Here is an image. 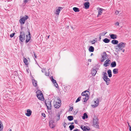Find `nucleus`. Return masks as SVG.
I'll return each mask as SVG.
<instances>
[{
	"label": "nucleus",
	"instance_id": "20",
	"mask_svg": "<svg viewBox=\"0 0 131 131\" xmlns=\"http://www.w3.org/2000/svg\"><path fill=\"white\" fill-rule=\"evenodd\" d=\"M29 32V36L28 37V36L27 35H26V37H27V39L26 40V42L27 43L30 40V33L29 32Z\"/></svg>",
	"mask_w": 131,
	"mask_h": 131
},
{
	"label": "nucleus",
	"instance_id": "58",
	"mask_svg": "<svg viewBox=\"0 0 131 131\" xmlns=\"http://www.w3.org/2000/svg\"><path fill=\"white\" fill-rule=\"evenodd\" d=\"M93 55V53H91V56H92Z\"/></svg>",
	"mask_w": 131,
	"mask_h": 131
},
{
	"label": "nucleus",
	"instance_id": "9",
	"mask_svg": "<svg viewBox=\"0 0 131 131\" xmlns=\"http://www.w3.org/2000/svg\"><path fill=\"white\" fill-rule=\"evenodd\" d=\"M51 101H48L47 103H45L48 109L50 110L51 108Z\"/></svg>",
	"mask_w": 131,
	"mask_h": 131
},
{
	"label": "nucleus",
	"instance_id": "44",
	"mask_svg": "<svg viewBox=\"0 0 131 131\" xmlns=\"http://www.w3.org/2000/svg\"><path fill=\"white\" fill-rule=\"evenodd\" d=\"M95 41H96L95 40H93V41H91V42L92 44H94L95 43Z\"/></svg>",
	"mask_w": 131,
	"mask_h": 131
},
{
	"label": "nucleus",
	"instance_id": "54",
	"mask_svg": "<svg viewBox=\"0 0 131 131\" xmlns=\"http://www.w3.org/2000/svg\"><path fill=\"white\" fill-rule=\"evenodd\" d=\"M122 50V51L123 52H124V51H125L124 49H122V50Z\"/></svg>",
	"mask_w": 131,
	"mask_h": 131
},
{
	"label": "nucleus",
	"instance_id": "35",
	"mask_svg": "<svg viewBox=\"0 0 131 131\" xmlns=\"http://www.w3.org/2000/svg\"><path fill=\"white\" fill-rule=\"evenodd\" d=\"M67 118L68 120L70 121L72 120L73 119V116H68Z\"/></svg>",
	"mask_w": 131,
	"mask_h": 131
},
{
	"label": "nucleus",
	"instance_id": "13",
	"mask_svg": "<svg viewBox=\"0 0 131 131\" xmlns=\"http://www.w3.org/2000/svg\"><path fill=\"white\" fill-rule=\"evenodd\" d=\"M51 79L52 82L54 84V86L56 87L57 88L58 86V85L57 83L56 82V80H55L52 77H51Z\"/></svg>",
	"mask_w": 131,
	"mask_h": 131
},
{
	"label": "nucleus",
	"instance_id": "36",
	"mask_svg": "<svg viewBox=\"0 0 131 131\" xmlns=\"http://www.w3.org/2000/svg\"><path fill=\"white\" fill-rule=\"evenodd\" d=\"M103 78H105L107 77V74L106 72H103Z\"/></svg>",
	"mask_w": 131,
	"mask_h": 131
},
{
	"label": "nucleus",
	"instance_id": "62",
	"mask_svg": "<svg viewBox=\"0 0 131 131\" xmlns=\"http://www.w3.org/2000/svg\"><path fill=\"white\" fill-rule=\"evenodd\" d=\"M9 131H12V130L11 129H10L9 130Z\"/></svg>",
	"mask_w": 131,
	"mask_h": 131
},
{
	"label": "nucleus",
	"instance_id": "26",
	"mask_svg": "<svg viewBox=\"0 0 131 131\" xmlns=\"http://www.w3.org/2000/svg\"><path fill=\"white\" fill-rule=\"evenodd\" d=\"M116 66V63L115 61L112 62L111 64V66L112 67H115Z\"/></svg>",
	"mask_w": 131,
	"mask_h": 131
},
{
	"label": "nucleus",
	"instance_id": "63",
	"mask_svg": "<svg viewBox=\"0 0 131 131\" xmlns=\"http://www.w3.org/2000/svg\"><path fill=\"white\" fill-rule=\"evenodd\" d=\"M42 71V72H43V70H42V71Z\"/></svg>",
	"mask_w": 131,
	"mask_h": 131
},
{
	"label": "nucleus",
	"instance_id": "47",
	"mask_svg": "<svg viewBox=\"0 0 131 131\" xmlns=\"http://www.w3.org/2000/svg\"><path fill=\"white\" fill-rule=\"evenodd\" d=\"M85 130H86H86H90V128H89V127L88 128H86H86H85Z\"/></svg>",
	"mask_w": 131,
	"mask_h": 131
},
{
	"label": "nucleus",
	"instance_id": "11",
	"mask_svg": "<svg viewBox=\"0 0 131 131\" xmlns=\"http://www.w3.org/2000/svg\"><path fill=\"white\" fill-rule=\"evenodd\" d=\"M104 80L106 82L107 85H108L110 82V80L109 78L108 77L103 78Z\"/></svg>",
	"mask_w": 131,
	"mask_h": 131
},
{
	"label": "nucleus",
	"instance_id": "19",
	"mask_svg": "<svg viewBox=\"0 0 131 131\" xmlns=\"http://www.w3.org/2000/svg\"><path fill=\"white\" fill-rule=\"evenodd\" d=\"M55 118L56 119L57 121H59L60 119V117L59 113H58L57 114L55 117Z\"/></svg>",
	"mask_w": 131,
	"mask_h": 131
},
{
	"label": "nucleus",
	"instance_id": "7",
	"mask_svg": "<svg viewBox=\"0 0 131 131\" xmlns=\"http://www.w3.org/2000/svg\"><path fill=\"white\" fill-rule=\"evenodd\" d=\"M62 9V7H59L58 8H56V11L54 12L56 15H59L60 10Z\"/></svg>",
	"mask_w": 131,
	"mask_h": 131
},
{
	"label": "nucleus",
	"instance_id": "21",
	"mask_svg": "<svg viewBox=\"0 0 131 131\" xmlns=\"http://www.w3.org/2000/svg\"><path fill=\"white\" fill-rule=\"evenodd\" d=\"M32 82L33 84L35 86H37V82L34 79H32Z\"/></svg>",
	"mask_w": 131,
	"mask_h": 131
},
{
	"label": "nucleus",
	"instance_id": "46",
	"mask_svg": "<svg viewBox=\"0 0 131 131\" xmlns=\"http://www.w3.org/2000/svg\"><path fill=\"white\" fill-rule=\"evenodd\" d=\"M119 13V11L118 10H116L115 12V14H116L117 15Z\"/></svg>",
	"mask_w": 131,
	"mask_h": 131
},
{
	"label": "nucleus",
	"instance_id": "56",
	"mask_svg": "<svg viewBox=\"0 0 131 131\" xmlns=\"http://www.w3.org/2000/svg\"><path fill=\"white\" fill-rule=\"evenodd\" d=\"M88 61H89L91 62V59H89L88 60Z\"/></svg>",
	"mask_w": 131,
	"mask_h": 131
},
{
	"label": "nucleus",
	"instance_id": "1",
	"mask_svg": "<svg viewBox=\"0 0 131 131\" xmlns=\"http://www.w3.org/2000/svg\"><path fill=\"white\" fill-rule=\"evenodd\" d=\"M126 43L122 42L118 44L117 46H116L115 47V49L118 51H120L121 50L125 48V47Z\"/></svg>",
	"mask_w": 131,
	"mask_h": 131
},
{
	"label": "nucleus",
	"instance_id": "45",
	"mask_svg": "<svg viewBox=\"0 0 131 131\" xmlns=\"http://www.w3.org/2000/svg\"><path fill=\"white\" fill-rule=\"evenodd\" d=\"M119 23L118 22H117L115 23V25L116 26H119Z\"/></svg>",
	"mask_w": 131,
	"mask_h": 131
},
{
	"label": "nucleus",
	"instance_id": "5",
	"mask_svg": "<svg viewBox=\"0 0 131 131\" xmlns=\"http://www.w3.org/2000/svg\"><path fill=\"white\" fill-rule=\"evenodd\" d=\"M19 40L21 42L24 41L25 38V34L24 32L23 31L20 32V35L19 36Z\"/></svg>",
	"mask_w": 131,
	"mask_h": 131
},
{
	"label": "nucleus",
	"instance_id": "10",
	"mask_svg": "<svg viewBox=\"0 0 131 131\" xmlns=\"http://www.w3.org/2000/svg\"><path fill=\"white\" fill-rule=\"evenodd\" d=\"M103 55L102 56V59L101 60V61L102 62L104 61L106 59L107 55L105 52H103Z\"/></svg>",
	"mask_w": 131,
	"mask_h": 131
},
{
	"label": "nucleus",
	"instance_id": "17",
	"mask_svg": "<svg viewBox=\"0 0 131 131\" xmlns=\"http://www.w3.org/2000/svg\"><path fill=\"white\" fill-rule=\"evenodd\" d=\"M110 60L109 59H107L105 62V63L104 65L105 67H107L108 66L107 64L110 63Z\"/></svg>",
	"mask_w": 131,
	"mask_h": 131
},
{
	"label": "nucleus",
	"instance_id": "6",
	"mask_svg": "<svg viewBox=\"0 0 131 131\" xmlns=\"http://www.w3.org/2000/svg\"><path fill=\"white\" fill-rule=\"evenodd\" d=\"M58 100L59 101V102H55L54 103V106L55 108H59L60 106V103L61 102V101L59 99H58Z\"/></svg>",
	"mask_w": 131,
	"mask_h": 131
},
{
	"label": "nucleus",
	"instance_id": "4",
	"mask_svg": "<svg viewBox=\"0 0 131 131\" xmlns=\"http://www.w3.org/2000/svg\"><path fill=\"white\" fill-rule=\"evenodd\" d=\"M28 18V16L26 15H25L22 18H20L19 20L20 23L21 25L24 24L25 22V21Z\"/></svg>",
	"mask_w": 131,
	"mask_h": 131
},
{
	"label": "nucleus",
	"instance_id": "34",
	"mask_svg": "<svg viewBox=\"0 0 131 131\" xmlns=\"http://www.w3.org/2000/svg\"><path fill=\"white\" fill-rule=\"evenodd\" d=\"M88 118V115L87 114L85 113L83 114V116L82 118L83 119H84L85 118Z\"/></svg>",
	"mask_w": 131,
	"mask_h": 131
},
{
	"label": "nucleus",
	"instance_id": "18",
	"mask_svg": "<svg viewBox=\"0 0 131 131\" xmlns=\"http://www.w3.org/2000/svg\"><path fill=\"white\" fill-rule=\"evenodd\" d=\"M84 6L86 9L88 8L90 6V3L89 2H86L84 3Z\"/></svg>",
	"mask_w": 131,
	"mask_h": 131
},
{
	"label": "nucleus",
	"instance_id": "25",
	"mask_svg": "<svg viewBox=\"0 0 131 131\" xmlns=\"http://www.w3.org/2000/svg\"><path fill=\"white\" fill-rule=\"evenodd\" d=\"M111 43L113 44L116 45L118 43V41L115 40H113L111 41Z\"/></svg>",
	"mask_w": 131,
	"mask_h": 131
},
{
	"label": "nucleus",
	"instance_id": "61",
	"mask_svg": "<svg viewBox=\"0 0 131 131\" xmlns=\"http://www.w3.org/2000/svg\"><path fill=\"white\" fill-rule=\"evenodd\" d=\"M84 1H88L89 0H84Z\"/></svg>",
	"mask_w": 131,
	"mask_h": 131
},
{
	"label": "nucleus",
	"instance_id": "28",
	"mask_svg": "<svg viewBox=\"0 0 131 131\" xmlns=\"http://www.w3.org/2000/svg\"><path fill=\"white\" fill-rule=\"evenodd\" d=\"M103 41L105 43H108L109 42L110 40L107 38H105L103 40Z\"/></svg>",
	"mask_w": 131,
	"mask_h": 131
},
{
	"label": "nucleus",
	"instance_id": "49",
	"mask_svg": "<svg viewBox=\"0 0 131 131\" xmlns=\"http://www.w3.org/2000/svg\"><path fill=\"white\" fill-rule=\"evenodd\" d=\"M49 72H48V73H45V75L47 76H48L49 75Z\"/></svg>",
	"mask_w": 131,
	"mask_h": 131
},
{
	"label": "nucleus",
	"instance_id": "50",
	"mask_svg": "<svg viewBox=\"0 0 131 131\" xmlns=\"http://www.w3.org/2000/svg\"><path fill=\"white\" fill-rule=\"evenodd\" d=\"M74 122L75 124H78V120H74Z\"/></svg>",
	"mask_w": 131,
	"mask_h": 131
},
{
	"label": "nucleus",
	"instance_id": "52",
	"mask_svg": "<svg viewBox=\"0 0 131 131\" xmlns=\"http://www.w3.org/2000/svg\"><path fill=\"white\" fill-rule=\"evenodd\" d=\"M34 56L35 57V58H37V56H36V54H35V52H34Z\"/></svg>",
	"mask_w": 131,
	"mask_h": 131
},
{
	"label": "nucleus",
	"instance_id": "51",
	"mask_svg": "<svg viewBox=\"0 0 131 131\" xmlns=\"http://www.w3.org/2000/svg\"><path fill=\"white\" fill-rule=\"evenodd\" d=\"M42 116L43 117H45V116H46V115H45V114L44 113H42Z\"/></svg>",
	"mask_w": 131,
	"mask_h": 131
},
{
	"label": "nucleus",
	"instance_id": "41",
	"mask_svg": "<svg viewBox=\"0 0 131 131\" xmlns=\"http://www.w3.org/2000/svg\"><path fill=\"white\" fill-rule=\"evenodd\" d=\"M15 34V33H12V34H10V36L12 38V37H13L14 35Z\"/></svg>",
	"mask_w": 131,
	"mask_h": 131
},
{
	"label": "nucleus",
	"instance_id": "40",
	"mask_svg": "<svg viewBox=\"0 0 131 131\" xmlns=\"http://www.w3.org/2000/svg\"><path fill=\"white\" fill-rule=\"evenodd\" d=\"M106 32H103L100 34L101 36H104L106 34Z\"/></svg>",
	"mask_w": 131,
	"mask_h": 131
},
{
	"label": "nucleus",
	"instance_id": "24",
	"mask_svg": "<svg viewBox=\"0 0 131 131\" xmlns=\"http://www.w3.org/2000/svg\"><path fill=\"white\" fill-rule=\"evenodd\" d=\"M86 92H89L87 91H85L82 93L81 95L82 96H85L86 95H88V94L86 93Z\"/></svg>",
	"mask_w": 131,
	"mask_h": 131
},
{
	"label": "nucleus",
	"instance_id": "48",
	"mask_svg": "<svg viewBox=\"0 0 131 131\" xmlns=\"http://www.w3.org/2000/svg\"><path fill=\"white\" fill-rule=\"evenodd\" d=\"M66 123L65 122H64L63 123V125L64 128H66Z\"/></svg>",
	"mask_w": 131,
	"mask_h": 131
},
{
	"label": "nucleus",
	"instance_id": "30",
	"mask_svg": "<svg viewBox=\"0 0 131 131\" xmlns=\"http://www.w3.org/2000/svg\"><path fill=\"white\" fill-rule=\"evenodd\" d=\"M3 125L2 122L0 121V131H2L3 129Z\"/></svg>",
	"mask_w": 131,
	"mask_h": 131
},
{
	"label": "nucleus",
	"instance_id": "55",
	"mask_svg": "<svg viewBox=\"0 0 131 131\" xmlns=\"http://www.w3.org/2000/svg\"><path fill=\"white\" fill-rule=\"evenodd\" d=\"M127 123L128 124V126L129 127V126H130V125L129 124V123L128 122H127Z\"/></svg>",
	"mask_w": 131,
	"mask_h": 131
},
{
	"label": "nucleus",
	"instance_id": "15",
	"mask_svg": "<svg viewBox=\"0 0 131 131\" xmlns=\"http://www.w3.org/2000/svg\"><path fill=\"white\" fill-rule=\"evenodd\" d=\"M109 35L111 38L112 39H116L117 38V35L116 34H110Z\"/></svg>",
	"mask_w": 131,
	"mask_h": 131
},
{
	"label": "nucleus",
	"instance_id": "57",
	"mask_svg": "<svg viewBox=\"0 0 131 131\" xmlns=\"http://www.w3.org/2000/svg\"><path fill=\"white\" fill-rule=\"evenodd\" d=\"M129 130L131 129V126H129Z\"/></svg>",
	"mask_w": 131,
	"mask_h": 131
},
{
	"label": "nucleus",
	"instance_id": "53",
	"mask_svg": "<svg viewBox=\"0 0 131 131\" xmlns=\"http://www.w3.org/2000/svg\"><path fill=\"white\" fill-rule=\"evenodd\" d=\"M74 131H80V130L78 129H74Z\"/></svg>",
	"mask_w": 131,
	"mask_h": 131
},
{
	"label": "nucleus",
	"instance_id": "43",
	"mask_svg": "<svg viewBox=\"0 0 131 131\" xmlns=\"http://www.w3.org/2000/svg\"><path fill=\"white\" fill-rule=\"evenodd\" d=\"M30 0H24V3L26 4L27 3V2H28Z\"/></svg>",
	"mask_w": 131,
	"mask_h": 131
},
{
	"label": "nucleus",
	"instance_id": "32",
	"mask_svg": "<svg viewBox=\"0 0 131 131\" xmlns=\"http://www.w3.org/2000/svg\"><path fill=\"white\" fill-rule=\"evenodd\" d=\"M73 10L75 12H78L79 11V9L77 7H74L73 8Z\"/></svg>",
	"mask_w": 131,
	"mask_h": 131
},
{
	"label": "nucleus",
	"instance_id": "42",
	"mask_svg": "<svg viewBox=\"0 0 131 131\" xmlns=\"http://www.w3.org/2000/svg\"><path fill=\"white\" fill-rule=\"evenodd\" d=\"M73 109V107H70L69 109V111H72V110Z\"/></svg>",
	"mask_w": 131,
	"mask_h": 131
},
{
	"label": "nucleus",
	"instance_id": "14",
	"mask_svg": "<svg viewBox=\"0 0 131 131\" xmlns=\"http://www.w3.org/2000/svg\"><path fill=\"white\" fill-rule=\"evenodd\" d=\"M27 113H26L25 114L26 115L28 116H30L32 113V111L31 110L29 109H28L27 110Z\"/></svg>",
	"mask_w": 131,
	"mask_h": 131
},
{
	"label": "nucleus",
	"instance_id": "31",
	"mask_svg": "<svg viewBox=\"0 0 131 131\" xmlns=\"http://www.w3.org/2000/svg\"><path fill=\"white\" fill-rule=\"evenodd\" d=\"M118 69H114L113 70V72L114 74H116L118 73Z\"/></svg>",
	"mask_w": 131,
	"mask_h": 131
},
{
	"label": "nucleus",
	"instance_id": "16",
	"mask_svg": "<svg viewBox=\"0 0 131 131\" xmlns=\"http://www.w3.org/2000/svg\"><path fill=\"white\" fill-rule=\"evenodd\" d=\"M83 96V99L84 100V102H86L89 98V96L88 95H87L84 96Z\"/></svg>",
	"mask_w": 131,
	"mask_h": 131
},
{
	"label": "nucleus",
	"instance_id": "29",
	"mask_svg": "<svg viewBox=\"0 0 131 131\" xmlns=\"http://www.w3.org/2000/svg\"><path fill=\"white\" fill-rule=\"evenodd\" d=\"M103 10V9L100 8L98 10V15H101L102 13V11Z\"/></svg>",
	"mask_w": 131,
	"mask_h": 131
},
{
	"label": "nucleus",
	"instance_id": "22",
	"mask_svg": "<svg viewBox=\"0 0 131 131\" xmlns=\"http://www.w3.org/2000/svg\"><path fill=\"white\" fill-rule=\"evenodd\" d=\"M96 72L97 71L95 70L92 69L91 73L93 76H94L95 75Z\"/></svg>",
	"mask_w": 131,
	"mask_h": 131
},
{
	"label": "nucleus",
	"instance_id": "59",
	"mask_svg": "<svg viewBox=\"0 0 131 131\" xmlns=\"http://www.w3.org/2000/svg\"><path fill=\"white\" fill-rule=\"evenodd\" d=\"M74 124V123L73 122H72V123H71V124Z\"/></svg>",
	"mask_w": 131,
	"mask_h": 131
},
{
	"label": "nucleus",
	"instance_id": "37",
	"mask_svg": "<svg viewBox=\"0 0 131 131\" xmlns=\"http://www.w3.org/2000/svg\"><path fill=\"white\" fill-rule=\"evenodd\" d=\"M70 130H72L74 128V126L73 125H71L69 127Z\"/></svg>",
	"mask_w": 131,
	"mask_h": 131
},
{
	"label": "nucleus",
	"instance_id": "27",
	"mask_svg": "<svg viewBox=\"0 0 131 131\" xmlns=\"http://www.w3.org/2000/svg\"><path fill=\"white\" fill-rule=\"evenodd\" d=\"M94 50V48L92 46H91L89 48V50L91 52H93Z\"/></svg>",
	"mask_w": 131,
	"mask_h": 131
},
{
	"label": "nucleus",
	"instance_id": "33",
	"mask_svg": "<svg viewBox=\"0 0 131 131\" xmlns=\"http://www.w3.org/2000/svg\"><path fill=\"white\" fill-rule=\"evenodd\" d=\"M23 62L26 65H28L27 60L26 58L25 57L23 58Z\"/></svg>",
	"mask_w": 131,
	"mask_h": 131
},
{
	"label": "nucleus",
	"instance_id": "23",
	"mask_svg": "<svg viewBox=\"0 0 131 131\" xmlns=\"http://www.w3.org/2000/svg\"><path fill=\"white\" fill-rule=\"evenodd\" d=\"M107 72L108 75V77L110 78L112 76V72L111 70L110 69L108 70Z\"/></svg>",
	"mask_w": 131,
	"mask_h": 131
},
{
	"label": "nucleus",
	"instance_id": "60",
	"mask_svg": "<svg viewBox=\"0 0 131 131\" xmlns=\"http://www.w3.org/2000/svg\"><path fill=\"white\" fill-rule=\"evenodd\" d=\"M101 36H100V37H99V38H100V39H101Z\"/></svg>",
	"mask_w": 131,
	"mask_h": 131
},
{
	"label": "nucleus",
	"instance_id": "2",
	"mask_svg": "<svg viewBox=\"0 0 131 131\" xmlns=\"http://www.w3.org/2000/svg\"><path fill=\"white\" fill-rule=\"evenodd\" d=\"M37 96L38 98L41 101H43L44 98L43 96V94L41 91L39 90H38L36 92Z\"/></svg>",
	"mask_w": 131,
	"mask_h": 131
},
{
	"label": "nucleus",
	"instance_id": "64",
	"mask_svg": "<svg viewBox=\"0 0 131 131\" xmlns=\"http://www.w3.org/2000/svg\"><path fill=\"white\" fill-rule=\"evenodd\" d=\"M49 36H48V38H49Z\"/></svg>",
	"mask_w": 131,
	"mask_h": 131
},
{
	"label": "nucleus",
	"instance_id": "8",
	"mask_svg": "<svg viewBox=\"0 0 131 131\" xmlns=\"http://www.w3.org/2000/svg\"><path fill=\"white\" fill-rule=\"evenodd\" d=\"M49 125L50 127L51 128H53L55 126V124L54 122L52 120H50L49 122Z\"/></svg>",
	"mask_w": 131,
	"mask_h": 131
},
{
	"label": "nucleus",
	"instance_id": "39",
	"mask_svg": "<svg viewBox=\"0 0 131 131\" xmlns=\"http://www.w3.org/2000/svg\"><path fill=\"white\" fill-rule=\"evenodd\" d=\"M81 97H79L75 101V102L76 103L78 102L79 101L81 100Z\"/></svg>",
	"mask_w": 131,
	"mask_h": 131
},
{
	"label": "nucleus",
	"instance_id": "12",
	"mask_svg": "<svg viewBox=\"0 0 131 131\" xmlns=\"http://www.w3.org/2000/svg\"><path fill=\"white\" fill-rule=\"evenodd\" d=\"M99 100L98 99H97L96 101H94V103L95 104L93 105H92L93 107H95L97 106L99 104Z\"/></svg>",
	"mask_w": 131,
	"mask_h": 131
},
{
	"label": "nucleus",
	"instance_id": "38",
	"mask_svg": "<svg viewBox=\"0 0 131 131\" xmlns=\"http://www.w3.org/2000/svg\"><path fill=\"white\" fill-rule=\"evenodd\" d=\"M86 127L84 126H81V129L83 131H86V130H85V128H86Z\"/></svg>",
	"mask_w": 131,
	"mask_h": 131
},
{
	"label": "nucleus",
	"instance_id": "3",
	"mask_svg": "<svg viewBox=\"0 0 131 131\" xmlns=\"http://www.w3.org/2000/svg\"><path fill=\"white\" fill-rule=\"evenodd\" d=\"M93 126L96 128H99V123L98 119L96 118L93 119Z\"/></svg>",
	"mask_w": 131,
	"mask_h": 131
}]
</instances>
